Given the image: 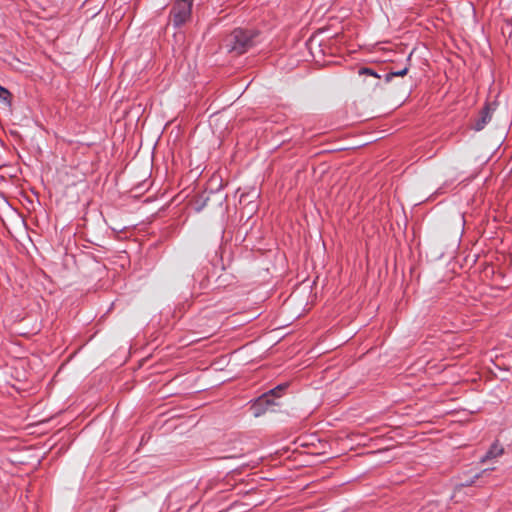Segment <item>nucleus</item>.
Segmentation results:
<instances>
[{"label":"nucleus","instance_id":"9","mask_svg":"<svg viewBox=\"0 0 512 512\" xmlns=\"http://www.w3.org/2000/svg\"><path fill=\"white\" fill-rule=\"evenodd\" d=\"M12 94L8 89L0 85V100L4 103L11 105Z\"/></svg>","mask_w":512,"mask_h":512},{"label":"nucleus","instance_id":"4","mask_svg":"<svg viewBox=\"0 0 512 512\" xmlns=\"http://www.w3.org/2000/svg\"><path fill=\"white\" fill-rule=\"evenodd\" d=\"M276 405L273 399H269L264 393L252 402L251 410L255 417H260L269 409L270 406Z\"/></svg>","mask_w":512,"mask_h":512},{"label":"nucleus","instance_id":"8","mask_svg":"<svg viewBox=\"0 0 512 512\" xmlns=\"http://www.w3.org/2000/svg\"><path fill=\"white\" fill-rule=\"evenodd\" d=\"M408 67L405 66L403 69L397 71H390L385 74V82H390L394 77L405 76L408 73Z\"/></svg>","mask_w":512,"mask_h":512},{"label":"nucleus","instance_id":"3","mask_svg":"<svg viewBox=\"0 0 512 512\" xmlns=\"http://www.w3.org/2000/svg\"><path fill=\"white\" fill-rule=\"evenodd\" d=\"M495 111L494 103H485L479 112V115L475 118L471 124V128L477 132L483 130L485 126L491 121L493 113Z\"/></svg>","mask_w":512,"mask_h":512},{"label":"nucleus","instance_id":"7","mask_svg":"<svg viewBox=\"0 0 512 512\" xmlns=\"http://www.w3.org/2000/svg\"><path fill=\"white\" fill-rule=\"evenodd\" d=\"M359 75H367L373 77L376 81L373 83V86L379 85V80L381 78V75H379L375 70L369 67H361L358 71Z\"/></svg>","mask_w":512,"mask_h":512},{"label":"nucleus","instance_id":"10","mask_svg":"<svg viewBox=\"0 0 512 512\" xmlns=\"http://www.w3.org/2000/svg\"><path fill=\"white\" fill-rule=\"evenodd\" d=\"M488 470L485 469L483 470L481 473H477L473 476V478L470 480V481H466V483L464 485L466 486H469V485H472L473 483H475L476 479H478L481 475L485 474Z\"/></svg>","mask_w":512,"mask_h":512},{"label":"nucleus","instance_id":"2","mask_svg":"<svg viewBox=\"0 0 512 512\" xmlns=\"http://www.w3.org/2000/svg\"><path fill=\"white\" fill-rule=\"evenodd\" d=\"M193 2L176 0L170 12L175 27H181L190 19Z\"/></svg>","mask_w":512,"mask_h":512},{"label":"nucleus","instance_id":"6","mask_svg":"<svg viewBox=\"0 0 512 512\" xmlns=\"http://www.w3.org/2000/svg\"><path fill=\"white\" fill-rule=\"evenodd\" d=\"M288 388L287 383L279 384L276 387L270 389L269 391L265 392L264 394L268 396L269 399H273L275 401V398H280L283 395V392Z\"/></svg>","mask_w":512,"mask_h":512},{"label":"nucleus","instance_id":"1","mask_svg":"<svg viewBox=\"0 0 512 512\" xmlns=\"http://www.w3.org/2000/svg\"><path fill=\"white\" fill-rule=\"evenodd\" d=\"M258 35L255 30L234 29L226 40L228 51L237 55L246 53L256 45Z\"/></svg>","mask_w":512,"mask_h":512},{"label":"nucleus","instance_id":"5","mask_svg":"<svg viewBox=\"0 0 512 512\" xmlns=\"http://www.w3.org/2000/svg\"><path fill=\"white\" fill-rule=\"evenodd\" d=\"M504 452V449L502 446H499L498 444H493L490 449L485 453V455L481 458L482 462H485L489 459L496 458L498 456H501Z\"/></svg>","mask_w":512,"mask_h":512}]
</instances>
